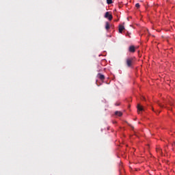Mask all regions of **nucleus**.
<instances>
[{"instance_id":"obj_1","label":"nucleus","mask_w":175,"mask_h":175,"mask_svg":"<svg viewBox=\"0 0 175 175\" xmlns=\"http://www.w3.org/2000/svg\"><path fill=\"white\" fill-rule=\"evenodd\" d=\"M133 62H135L133 57H128L126 59V65L128 68H131L133 65Z\"/></svg>"},{"instance_id":"obj_2","label":"nucleus","mask_w":175,"mask_h":175,"mask_svg":"<svg viewBox=\"0 0 175 175\" xmlns=\"http://www.w3.org/2000/svg\"><path fill=\"white\" fill-rule=\"evenodd\" d=\"M105 18H108L109 21H111V20H113V15L110 14V12H107L105 14Z\"/></svg>"},{"instance_id":"obj_3","label":"nucleus","mask_w":175,"mask_h":175,"mask_svg":"<svg viewBox=\"0 0 175 175\" xmlns=\"http://www.w3.org/2000/svg\"><path fill=\"white\" fill-rule=\"evenodd\" d=\"M97 77H98L101 81H103V80H105V75H102L101 73H98L97 75Z\"/></svg>"},{"instance_id":"obj_4","label":"nucleus","mask_w":175,"mask_h":175,"mask_svg":"<svg viewBox=\"0 0 175 175\" xmlns=\"http://www.w3.org/2000/svg\"><path fill=\"white\" fill-rule=\"evenodd\" d=\"M129 51H130V53H135V51H136L135 49V46H130L129 49Z\"/></svg>"},{"instance_id":"obj_5","label":"nucleus","mask_w":175,"mask_h":175,"mask_svg":"<svg viewBox=\"0 0 175 175\" xmlns=\"http://www.w3.org/2000/svg\"><path fill=\"white\" fill-rule=\"evenodd\" d=\"M125 29V27L122 25H119V33H122V31Z\"/></svg>"},{"instance_id":"obj_6","label":"nucleus","mask_w":175,"mask_h":175,"mask_svg":"<svg viewBox=\"0 0 175 175\" xmlns=\"http://www.w3.org/2000/svg\"><path fill=\"white\" fill-rule=\"evenodd\" d=\"M137 110H139V111H143V110H144V108H143L142 106L140 105V104H137Z\"/></svg>"},{"instance_id":"obj_7","label":"nucleus","mask_w":175,"mask_h":175,"mask_svg":"<svg viewBox=\"0 0 175 175\" xmlns=\"http://www.w3.org/2000/svg\"><path fill=\"white\" fill-rule=\"evenodd\" d=\"M105 29H107V31H109V29H110V23H109V22L105 23Z\"/></svg>"},{"instance_id":"obj_8","label":"nucleus","mask_w":175,"mask_h":175,"mask_svg":"<svg viewBox=\"0 0 175 175\" xmlns=\"http://www.w3.org/2000/svg\"><path fill=\"white\" fill-rule=\"evenodd\" d=\"M115 114H116V116H118V117H121V116H122V112L116 111L115 112Z\"/></svg>"},{"instance_id":"obj_9","label":"nucleus","mask_w":175,"mask_h":175,"mask_svg":"<svg viewBox=\"0 0 175 175\" xmlns=\"http://www.w3.org/2000/svg\"><path fill=\"white\" fill-rule=\"evenodd\" d=\"M156 151H157V152H159V154H160V155H161V154H162V149L161 148H157Z\"/></svg>"},{"instance_id":"obj_10","label":"nucleus","mask_w":175,"mask_h":175,"mask_svg":"<svg viewBox=\"0 0 175 175\" xmlns=\"http://www.w3.org/2000/svg\"><path fill=\"white\" fill-rule=\"evenodd\" d=\"M107 3L108 5H111V3H113V0H107Z\"/></svg>"},{"instance_id":"obj_11","label":"nucleus","mask_w":175,"mask_h":175,"mask_svg":"<svg viewBox=\"0 0 175 175\" xmlns=\"http://www.w3.org/2000/svg\"><path fill=\"white\" fill-rule=\"evenodd\" d=\"M135 8H137V9H139V8H140V4L139 3H136L135 4Z\"/></svg>"},{"instance_id":"obj_12","label":"nucleus","mask_w":175,"mask_h":175,"mask_svg":"<svg viewBox=\"0 0 175 175\" xmlns=\"http://www.w3.org/2000/svg\"><path fill=\"white\" fill-rule=\"evenodd\" d=\"M159 106L161 107H165V106L161 103H159Z\"/></svg>"},{"instance_id":"obj_13","label":"nucleus","mask_w":175,"mask_h":175,"mask_svg":"<svg viewBox=\"0 0 175 175\" xmlns=\"http://www.w3.org/2000/svg\"><path fill=\"white\" fill-rule=\"evenodd\" d=\"M142 100H146V98L145 97H142Z\"/></svg>"},{"instance_id":"obj_14","label":"nucleus","mask_w":175,"mask_h":175,"mask_svg":"<svg viewBox=\"0 0 175 175\" xmlns=\"http://www.w3.org/2000/svg\"><path fill=\"white\" fill-rule=\"evenodd\" d=\"M115 105H116V106H120V103H116Z\"/></svg>"},{"instance_id":"obj_15","label":"nucleus","mask_w":175,"mask_h":175,"mask_svg":"<svg viewBox=\"0 0 175 175\" xmlns=\"http://www.w3.org/2000/svg\"><path fill=\"white\" fill-rule=\"evenodd\" d=\"M152 111H154V108H152Z\"/></svg>"}]
</instances>
